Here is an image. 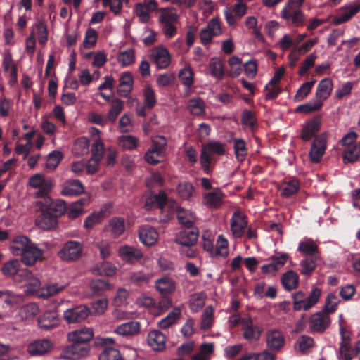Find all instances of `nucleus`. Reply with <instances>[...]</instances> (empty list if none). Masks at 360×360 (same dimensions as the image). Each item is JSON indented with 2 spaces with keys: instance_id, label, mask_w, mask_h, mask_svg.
<instances>
[{
  "instance_id": "nucleus-1",
  "label": "nucleus",
  "mask_w": 360,
  "mask_h": 360,
  "mask_svg": "<svg viewBox=\"0 0 360 360\" xmlns=\"http://www.w3.org/2000/svg\"><path fill=\"white\" fill-rule=\"evenodd\" d=\"M36 206L40 212L35 221L36 224L44 230L55 229L58 225V218L67 210V205L63 200H53L51 198L37 200Z\"/></svg>"
},
{
  "instance_id": "nucleus-2",
  "label": "nucleus",
  "mask_w": 360,
  "mask_h": 360,
  "mask_svg": "<svg viewBox=\"0 0 360 360\" xmlns=\"http://www.w3.org/2000/svg\"><path fill=\"white\" fill-rule=\"evenodd\" d=\"M226 144L218 141H210L202 144L200 151V165L202 170L206 174L212 171L211 164L214 160L213 155H224L226 153Z\"/></svg>"
},
{
  "instance_id": "nucleus-3",
  "label": "nucleus",
  "mask_w": 360,
  "mask_h": 360,
  "mask_svg": "<svg viewBox=\"0 0 360 360\" xmlns=\"http://www.w3.org/2000/svg\"><path fill=\"white\" fill-rule=\"evenodd\" d=\"M158 12V22L162 33L167 39L173 38L177 33L176 24L179 20L176 9L174 7L161 8Z\"/></svg>"
},
{
  "instance_id": "nucleus-4",
  "label": "nucleus",
  "mask_w": 360,
  "mask_h": 360,
  "mask_svg": "<svg viewBox=\"0 0 360 360\" xmlns=\"http://www.w3.org/2000/svg\"><path fill=\"white\" fill-rule=\"evenodd\" d=\"M167 140L163 136H157L152 140V145L144 155L146 162L156 165L165 157Z\"/></svg>"
},
{
  "instance_id": "nucleus-5",
  "label": "nucleus",
  "mask_w": 360,
  "mask_h": 360,
  "mask_svg": "<svg viewBox=\"0 0 360 360\" xmlns=\"http://www.w3.org/2000/svg\"><path fill=\"white\" fill-rule=\"evenodd\" d=\"M63 289V286H58L56 283L47 284L46 287H41V282L33 275L27 283L26 292L30 294H36L39 297L47 298L53 296Z\"/></svg>"
},
{
  "instance_id": "nucleus-6",
  "label": "nucleus",
  "mask_w": 360,
  "mask_h": 360,
  "mask_svg": "<svg viewBox=\"0 0 360 360\" xmlns=\"http://www.w3.org/2000/svg\"><path fill=\"white\" fill-rule=\"evenodd\" d=\"M96 346H101L102 350L98 360H123V357L117 348L112 347L115 341L112 338H97L94 340Z\"/></svg>"
},
{
  "instance_id": "nucleus-7",
  "label": "nucleus",
  "mask_w": 360,
  "mask_h": 360,
  "mask_svg": "<svg viewBox=\"0 0 360 360\" xmlns=\"http://www.w3.org/2000/svg\"><path fill=\"white\" fill-rule=\"evenodd\" d=\"M84 245L81 242L70 240L63 244L58 256L63 262H75L82 257Z\"/></svg>"
},
{
  "instance_id": "nucleus-8",
  "label": "nucleus",
  "mask_w": 360,
  "mask_h": 360,
  "mask_svg": "<svg viewBox=\"0 0 360 360\" xmlns=\"http://www.w3.org/2000/svg\"><path fill=\"white\" fill-rule=\"evenodd\" d=\"M222 33L221 24L217 18L210 19L205 27L201 29L199 37L200 41L205 46H209L212 39L221 35Z\"/></svg>"
},
{
  "instance_id": "nucleus-9",
  "label": "nucleus",
  "mask_w": 360,
  "mask_h": 360,
  "mask_svg": "<svg viewBox=\"0 0 360 360\" xmlns=\"http://www.w3.org/2000/svg\"><path fill=\"white\" fill-rule=\"evenodd\" d=\"M222 33L221 24L217 18L210 19L205 27L201 29L199 37L200 41L205 46H209L212 39L221 35Z\"/></svg>"
},
{
  "instance_id": "nucleus-10",
  "label": "nucleus",
  "mask_w": 360,
  "mask_h": 360,
  "mask_svg": "<svg viewBox=\"0 0 360 360\" xmlns=\"http://www.w3.org/2000/svg\"><path fill=\"white\" fill-rule=\"evenodd\" d=\"M281 17L289 25L299 27H302L305 22V15L302 9L285 4L281 11Z\"/></svg>"
},
{
  "instance_id": "nucleus-11",
  "label": "nucleus",
  "mask_w": 360,
  "mask_h": 360,
  "mask_svg": "<svg viewBox=\"0 0 360 360\" xmlns=\"http://www.w3.org/2000/svg\"><path fill=\"white\" fill-rule=\"evenodd\" d=\"M44 250L39 248L33 242L25 250L21 255L20 262L26 266H32L44 259Z\"/></svg>"
},
{
  "instance_id": "nucleus-12",
  "label": "nucleus",
  "mask_w": 360,
  "mask_h": 360,
  "mask_svg": "<svg viewBox=\"0 0 360 360\" xmlns=\"http://www.w3.org/2000/svg\"><path fill=\"white\" fill-rule=\"evenodd\" d=\"M309 328L311 331L322 333L330 325L329 315L321 311L312 314L309 320Z\"/></svg>"
},
{
  "instance_id": "nucleus-13",
  "label": "nucleus",
  "mask_w": 360,
  "mask_h": 360,
  "mask_svg": "<svg viewBox=\"0 0 360 360\" xmlns=\"http://www.w3.org/2000/svg\"><path fill=\"white\" fill-rule=\"evenodd\" d=\"M72 345L66 347L60 354V358L64 359H75L88 354L89 347L87 345L70 341Z\"/></svg>"
},
{
  "instance_id": "nucleus-14",
  "label": "nucleus",
  "mask_w": 360,
  "mask_h": 360,
  "mask_svg": "<svg viewBox=\"0 0 360 360\" xmlns=\"http://www.w3.org/2000/svg\"><path fill=\"white\" fill-rule=\"evenodd\" d=\"M230 226L235 238H242L248 226L247 217L240 211L233 212L230 219Z\"/></svg>"
},
{
  "instance_id": "nucleus-15",
  "label": "nucleus",
  "mask_w": 360,
  "mask_h": 360,
  "mask_svg": "<svg viewBox=\"0 0 360 360\" xmlns=\"http://www.w3.org/2000/svg\"><path fill=\"white\" fill-rule=\"evenodd\" d=\"M90 314V309L85 305L77 306L67 309L63 314L64 319L68 323H79L84 321Z\"/></svg>"
},
{
  "instance_id": "nucleus-16",
  "label": "nucleus",
  "mask_w": 360,
  "mask_h": 360,
  "mask_svg": "<svg viewBox=\"0 0 360 360\" xmlns=\"http://www.w3.org/2000/svg\"><path fill=\"white\" fill-rule=\"evenodd\" d=\"M53 348V344L48 339H38L30 342L27 351L32 356H41L49 353Z\"/></svg>"
},
{
  "instance_id": "nucleus-17",
  "label": "nucleus",
  "mask_w": 360,
  "mask_h": 360,
  "mask_svg": "<svg viewBox=\"0 0 360 360\" xmlns=\"http://www.w3.org/2000/svg\"><path fill=\"white\" fill-rule=\"evenodd\" d=\"M198 233L197 228L184 229L177 233L175 241L182 247H193L197 243Z\"/></svg>"
},
{
  "instance_id": "nucleus-18",
  "label": "nucleus",
  "mask_w": 360,
  "mask_h": 360,
  "mask_svg": "<svg viewBox=\"0 0 360 360\" xmlns=\"http://www.w3.org/2000/svg\"><path fill=\"white\" fill-rule=\"evenodd\" d=\"M321 126V117L319 115H315L307 121L303 125L301 133V139L304 141L311 140L318 133Z\"/></svg>"
},
{
  "instance_id": "nucleus-19",
  "label": "nucleus",
  "mask_w": 360,
  "mask_h": 360,
  "mask_svg": "<svg viewBox=\"0 0 360 360\" xmlns=\"http://www.w3.org/2000/svg\"><path fill=\"white\" fill-rule=\"evenodd\" d=\"M285 344V338L281 331L270 329L266 332V345L271 351H279Z\"/></svg>"
},
{
  "instance_id": "nucleus-20",
  "label": "nucleus",
  "mask_w": 360,
  "mask_h": 360,
  "mask_svg": "<svg viewBox=\"0 0 360 360\" xmlns=\"http://www.w3.org/2000/svg\"><path fill=\"white\" fill-rule=\"evenodd\" d=\"M158 236L156 229L149 225L142 226L139 230L140 241L146 246L155 245L158 241Z\"/></svg>"
},
{
  "instance_id": "nucleus-21",
  "label": "nucleus",
  "mask_w": 360,
  "mask_h": 360,
  "mask_svg": "<svg viewBox=\"0 0 360 360\" xmlns=\"http://www.w3.org/2000/svg\"><path fill=\"white\" fill-rule=\"evenodd\" d=\"M134 85V78L129 72H124L119 79L117 94L121 97H127L131 93Z\"/></svg>"
},
{
  "instance_id": "nucleus-22",
  "label": "nucleus",
  "mask_w": 360,
  "mask_h": 360,
  "mask_svg": "<svg viewBox=\"0 0 360 360\" xmlns=\"http://www.w3.org/2000/svg\"><path fill=\"white\" fill-rule=\"evenodd\" d=\"M300 188V182L296 177L285 178L280 187L281 195L284 198H290L296 194Z\"/></svg>"
},
{
  "instance_id": "nucleus-23",
  "label": "nucleus",
  "mask_w": 360,
  "mask_h": 360,
  "mask_svg": "<svg viewBox=\"0 0 360 360\" xmlns=\"http://www.w3.org/2000/svg\"><path fill=\"white\" fill-rule=\"evenodd\" d=\"M94 337L93 330L90 328H84L77 329L68 333V339L69 341H75L79 343L87 345Z\"/></svg>"
},
{
  "instance_id": "nucleus-24",
  "label": "nucleus",
  "mask_w": 360,
  "mask_h": 360,
  "mask_svg": "<svg viewBox=\"0 0 360 360\" xmlns=\"http://www.w3.org/2000/svg\"><path fill=\"white\" fill-rule=\"evenodd\" d=\"M333 87V83L331 79L324 78L321 79L316 87V100L323 103V101L326 100L331 94Z\"/></svg>"
},
{
  "instance_id": "nucleus-25",
  "label": "nucleus",
  "mask_w": 360,
  "mask_h": 360,
  "mask_svg": "<svg viewBox=\"0 0 360 360\" xmlns=\"http://www.w3.org/2000/svg\"><path fill=\"white\" fill-rule=\"evenodd\" d=\"M150 58L160 69H164L170 63V54L168 50L163 47L158 48L151 55Z\"/></svg>"
},
{
  "instance_id": "nucleus-26",
  "label": "nucleus",
  "mask_w": 360,
  "mask_h": 360,
  "mask_svg": "<svg viewBox=\"0 0 360 360\" xmlns=\"http://www.w3.org/2000/svg\"><path fill=\"white\" fill-rule=\"evenodd\" d=\"M224 195L219 188L206 193L203 196V202L208 207H219L222 204Z\"/></svg>"
},
{
  "instance_id": "nucleus-27",
  "label": "nucleus",
  "mask_w": 360,
  "mask_h": 360,
  "mask_svg": "<svg viewBox=\"0 0 360 360\" xmlns=\"http://www.w3.org/2000/svg\"><path fill=\"white\" fill-rule=\"evenodd\" d=\"M58 323L59 320L55 311H46L38 319L39 328L45 330H50L56 328Z\"/></svg>"
},
{
  "instance_id": "nucleus-28",
  "label": "nucleus",
  "mask_w": 360,
  "mask_h": 360,
  "mask_svg": "<svg viewBox=\"0 0 360 360\" xmlns=\"http://www.w3.org/2000/svg\"><path fill=\"white\" fill-rule=\"evenodd\" d=\"M148 345L157 351H162L165 347L166 338L160 331L154 330L148 335Z\"/></svg>"
},
{
  "instance_id": "nucleus-29",
  "label": "nucleus",
  "mask_w": 360,
  "mask_h": 360,
  "mask_svg": "<svg viewBox=\"0 0 360 360\" xmlns=\"http://www.w3.org/2000/svg\"><path fill=\"white\" fill-rule=\"evenodd\" d=\"M360 158V143L349 145L342 152V160L345 164H354Z\"/></svg>"
},
{
  "instance_id": "nucleus-30",
  "label": "nucleus",
  "mask_w": 360,
  "mask_h": 360,
  "mask_svg": "<svg viewBox=\"0 0 360 360\" xmlns=\"http://www.w3.org/2000/svg\"><path fill=\"white\" fill-rule=\"evenodd\" d=\"M155 287L162 295H169L175 291L176 284L169 277L163 276L156 281Z\"/></svg>"
},
{
  "instance_id": "nucleus-31",
  "label": "nucleus",
  "mask_w": 360,
  "mask_h": 360,
  "mask_svg": "<svg viewBox=\"0 0 360 360\" xmlns=\"http://www.w3.org/2000/svg\"><path fill=\"white\" fill-rule=\"evenodd\" d=\"M243 330V338L248 341L258 340L263 330L261 326L254 325L250 320L245 323Z\"/></svg>"
},
{
  "instance_id": "nucleus-32",
  "label": "nucleus",
  "mask_w": 360,
  "mask_h": 360,
  "mask_svg": "<svg viewBox=\"0 0 360 360\" xmlns=\"http://www.w3.org/2000/svg\"><path fill=\"white\" fill-rule=\"evenodd\" d=\"M32 241L27 236H18L13 238L12 244L10 247L12 253L15 255H22L25 250L31 244Z\"/></svg>"
},
{
  "instance_id": "nucleus-33",
  "label": "nucleus",
  "mask_w": 360,
  "mask_h": 360,
  "mask_svg": "<svg viewBox=\"0 0 360 360\" xmlns=\"http://www.w3.org/2000/svg\"><path fill=\"white\" fill-rule=\"evenodd\" d=\"M167 202V195L164 191H161L158 194L149 197L146 200L145 206L147 210L159 208L162 210Z\"/></svg>"
},
{
  "instance_id": "nucleus-34",
  "label": "nucleus",
  "mask_w": 360,
  "mask_h": 360,
  "mask_svg": "<svg viewBox=\"0 0 360 360\" xmlns=\"http://www.w3.org/2000/svg\"><path fill=\"white\" fill-rule=\"evenodd\" d=\"M176 212L177 219L182 226H184V229L195 228L193 224L195 221L196 217L194 213L181 207H178Z\"/></svg>"
},
{
  "instance_id": "nucleus-35",
  "label": "nucleus",
  "mask_w": 360,
  "mask_h": 360,
  "mask_svg": "<svg viewBox=\"0 0 360 360\" xmlns=\"http://www.w3.org/2000/svg\"><path fill=\"white\" fill-rule=\"evenodd\" d=\"M119 253L124 260L129 262H137L143 257L140 250L128 245L121 247Z\"/></svg>"
},
{
  "instance_id": "nucleus-36",
  "label": "nucleus",
  "mask_w": 360,
  "mask_h": 360,
  "mask_svg": "<svg viewBox=\"0 0 360 360\" xmlns=\"http://www.w3.org/2000/svg\"><path fill=\"white\" fill-rule=\"evenodd\" d=\"M299 276L293 270H288L281 276V283L287 291L295 290L298 286Z\"/></svg>"
},
{
  "instance_id": "nucleus-37",
  "label": "nucleus",
  "mask_w": 360,
  "mask_h": 360,
  "mask_svg": "<svg viewBox=\"0 0 360 360\" xmlns=\"http://www.w3.org/2000/svg\"><path fill=\"white\" fill-rule=\"evenodd\" d=\"M345 11L335 19V23L340 25L349 20L356 13L360 11V4L354 5L344 6L341 8Z\"/></svg>"
},
{
  "instance_id": "nucleus-38",
  "label": "nucleus",
  "mask_w": 360,
  "mask_h": 360,
  "mask_svg": "<svg viewBox=\"0 0 360 360\" xmlns=\"http://www.w3.org/2000/svg\"><path fill=\"white\" fill-rule=\"evenodd\" d=\"M208 68L212 77L218 80H221L224 78L225 75L224 65L219 58H212L209 63Z\"/></svg>"
},
{
  "instance_id": "nucleus-39",
  "label": "nucleus",
  "mask_w": 360,
  "mask_h": 360,
  "mask_svg": "<svg viewBox=\"0 0 360 360\" xmlns=\"http://www.w3.org/2000/svg\"><path fill=\"white\" fill-rule=\"evenodd\" d=\"M140 331V323L138 321H129L117 327L115 332L122 336H131Z\"/></svg>"
},
{
  "instance_id": "nucleus-40",
  "label": "nucleus",
  "mask_w": 360,
  "mask_h": 360,
  "mask_svg": "<svg viewBox=\"0 0 360 360\" xmlns=\"http://www.w3.org/2000/svg\"><path fill=\"white\" fill-rule=\"evenodd\" d=\"M297 251L307 257H318L319 248L311 239H307L299 243Z\"/></svg>"
},
{
  "instance_id": "nucleus-41",
  "label": "nucleus",
  "mask_w": 360,
  "mask_h": 360,
  "mask_svg": "<svg viewBox=\"0 0 360 360\" xmlns=\"http://www.w3.org/2000/svg\"><path fill=\"white\" fill-rule=\"evenodd\" d=\"M187 108L193 115L200 116L205 114V103L200 97L190 99Z\"/></svg>"
},
{
  "instance_id": "nucleus-42",
  "label": "nucleus",
  "mask_w": 360,
  "mask_h": 360,
  "mask_svg": "<svg viewBox=\"0 0 360 360\" xmlns=\"http://www.w3.org/2000/svg\"><path fill=\"white\" fill-rule=\"evenodd\" d=\"M176 190L180 198L191 200L195 192V187L191 182L183 181L178 184Z\"/></svg>"
},
{
  "instance_id": "nucleus-43",
  "label": "nucleus",
  "mask_w": 360,
  "mask_h": 360,
  "mask_svg": "<svg viewBox=\"0 0 360 360\" xmlns=\"http://www.w3.org/2000/svg\"><path fill=\"white\" fill-rule=\"evenodd\" d=\"M20 266L21 262L17 259H13L4 263L1 268V271L4 276L11 277L13 280Z\"/></svg>"
},
{
  "instance_id": "nucleus-44",
  "label": "nucleus",
  "mask_w": 360,
  "mask_h": 360,
  "mask_svg": "<svg viewBox=\"0 0 360 360\" xmlns=\"http://www.w3.org/2000/svg\"><path fill=\"white\" fill-rule=\"evenodd\" d=\"M84 192V186L82 182L75 179L69 182V184L63 188L62 195L65 196H76Z\"/></svg>"
},
{
  "instance_id": "nucleus-45",
  "label": "nucleus",
  "mask_w": 360,
  "mask_h": 360,
  "mask_svg": "<svg viewBox=\"0 0 360 360\" xmlns=\"http://www.w3.org/2000/svg\"><path fill=\"white\" fill-rule=\"evenodd\" d=\"M106 212V207L101 208L98 212H93L84 220V228L86 229H92L96 224L101 223L102 219L105 217Z\"/></svg>"
},
{
  "instance_id": "nucleus-46",
  "label": "nucleus",
  "mask_w": 360,
  "mask_h": 360,
  "mask_svg": "<svg viewBox=\"0 0 360 360\" xmlns=\"http://www.w3.org/2000/svg\"><path fill=\"white\" fill-rule=\"evenodd\" d=\"M124 220L121 217H114L109 221L108 231L117 238L122 235L124 231Z\"/></svg>"
},
{
  "instance_id": "nucleus-47",
  "label": "nucleus",
  "mask_w": 360,
  "mask_h": 360,
  "mask_svg": "<svg viewBox=\"0 0 360 360\" xmlns=\"http://www.w3.org/2000/svg\"><path fill=\"white\" fill-rule=\"evenodd\" d=\"M233 141L236 158L238 161L243 162L248 155V149L246 141L243 139H234Z\"/></svg>"
},
{
  "instance_id": "nucleus-48",
  "label": "nucleus",
  "mask_w": 360,
  "mask_h": 360,
  "mask_svg": "<svg viewBox=\"0 0 360 360\" xmlns=\"http://www.w3.org/2000/svg\"><path fill=\"white\" fill-rule=\"evenodd\" d=\"M181 310L179 308H174L165 318L158 322V326L161 329H167L174 324L181 317Z\"/></svg>"
},
{
  "instance_id": "nucleus-49",
  "label": "nucleus",
  "mask_w": 360,
  "mask_h": 360,
  "mask_svg": "<svg viewBox=\"0 0 360 360\" xmlns=\"http://www.w3.org/2000/svg\"><path fill=\"white\" fill-rule=\"evenodd\" d=\"M89 141L86 137H80L75 142L72 150L77 156H82L89 151Z\"/></svg>"
},
{
  "instance_id": "nucleus-50",
  "label": "nucleus",
  "mask_w": 360,
  "mask_h": 360,
  "mask_svg": "<svg viewBox=\"0 0 360 360\" xmlns=\"http://www.w3.org/2000/svg\"><path fill=\"white\" fill-rule=\"evenodd\" d=\"M93 273L101 276H112L116 274L117 268L110 262H103L93 269Z\"/></svg>"
},
{
  "instance_id": "nucleus-51",
  "label": "nucleus",
  "mask_w": 360,
  "mask_h": 360,
  "mask_svg": "<svg viewBox=\"0 0 360 360\" xmlns=\"http://www.w3.org/2000/svg\"><path fill=\"white\" fill-rule=\"evenodd\" d=\"M340 302V300L338 299L335 293H328L326 297L324 307L322 311L328 315L330 314H333L336 311L337 307Z\"/></svg>"
},
{
  "instance_id": "nucleus-52",
  "label": "nucleus",
  "mask_w": 360,
  "mask_h": 360,
  "mask_svg": "<svg viewBox=\"0 0 360 360\" xmlns=\"http://www.w3.org/2000/svg\"><path fill=\"white\" fill-rule=\"evenodd\" d=\"M179 78L182 84L191 87L194 82V72L190 66L182 68L179 73Z\"/></svg>"
},
{
  "instance_id": "nucleus-53",
  "label": "nucleus",
  "mask_w": 360,
  "mask_h": 360,
  "mask_svg": "<svg viewBox=\"0 0 360 360\" xmlns=\"http://www.w3.org/2000/svg\"><path fill=\"white\" fill-rule=\"evenodd\" d=\"M318 257H307L300 262L301 274L310 276L315 270Z\"/></svg>"
},
{
  "instance_id": "nucleus-54",
  "label": "nucleus",
  "mask_w": 360,
  "mask_h": 360,
  "mask_svg": "<svg viewBox=\"0 0 360 360\" xmlns=\"http://www.w3.org/2000/svg\"><path fill=\"white\" fill-rule=\"evenodd\" d=\"M89 288L95 295H101L110 288V284L106 279L98 278L92 280L90 282Z\"/></svg>"
},
{
  "instance_id": "nucleus-55",
  "label": "nucleus",
  "mask_w": 360,
  "mask_h": 360,
  "mask_svg": "<svg viewBox=\"0 0 360 360\" xmlns=\"http://www.w3.org/2000/svg\"><path fill=\"white\" fill-rule=\"evenodd\" d=\"M214 309L212 306H207L202 315L200 328L207 330L212 326Z\"/></svg>"
},
{
  "instance_id": "nucleus-56",
  "label": "nucleus",
  "mask_w": 360,
  "mask_h": 360,
  "mask_svg": "<svg viewBox=\"0 0 360 360\" xmlns=\"http://www.w3.org/2000/svg\"><path fill=\"white\" fill-rule=\"evenodd\" d=\"M315 83V79L303 83L297 91V93L294 96V101L296 102L302 101L310 93Z\"/></svg>"
},
{
  "instance_id": "nucleus-57",
  "label": "nucleus",
  "mask_w": 360,
  "mask_h": 360,
  "mask_svg": "<svg viewBox=\"0 0 360 360\" xmlns=\"http://www.w3.org/2000/svg\"><path fill=\"white\" fill-rule=\"evenodd\" d=\"M138 139L131 135H122L118 139L120 147L124 150H133L138 145Z\"/></svg>"
},
{
  "instance_id": "nucleus-58",
  "label": "nucleus",
  "mask_w": 360,
  "mask_h": 360,
  "mask_svg": "<svg viewBox=\"0 0 360 360\" xmlns=\"http://www.w3.org/2000/svg\"><path fill=\"white\" fill-rule=\"evenodd\" d=\"M297 344L299 349L303 354H307L310 352V349L314 346V340L312 338L302 335L298 338Z\"/></svg>"
},
{
  "instance_id": "nucleus-59",
  "label": "nucleus",
  "mask_w": 360,
  "mask_h": 360,
  "mask_svg": "<svg viewBox=\"0 0 360 360\" xmlns=\"http://www.w3.org/2000/svg\"><path fill=\"white\" fill-rule=\"evenodd\" d=\"M124 102L119 98H115L111 105L108 115V120L111 122H114L117 116L120 114L123 109Z\"/></svg>"
},
{
  "instance_id": "nucleus-60",
  "label": "nucleus",
  "mask_w": 360,
  "mask_h": 360,
  "mask_svg": "<svg viewBox=\"0 0 360 360\" xmlns=\"http://www.w3.org/2000/svg\"><path fill=\"white\" fill-rule=\"evenodd\" d=\"M84 202V200L81 199L71 204L68 209L67 208V214L70 219H76L84 212L83 205Z\"/></svg>"
},
{
  "instance_id": "nucleus-61",
  "label": "nucleus",
  "mask_w": 360,
  "mask_h": 360,
  "mask_svg": "<svg viewBox=\"0 0 360 360\" xmlns=\"http://www.w3.org/2000/svg\"><path fill=\"white\" fill-rule=\"evenodd\" d=\"M229 242L222 235L218 236L214 254L222 257H226L229 254Z\"/></svg>"
},
{
  "instance_id": "nucleus-62",
  "label": "nucleus",
  "mask_w": 360,
  "mask_h": 360,
  "mask_svg": "<svg viewBox=\"0 0 360 360\" xmlns=\"http://www.w3.org/2000/svg\"><path fill=\"white\" fill-rule=\"evenodd\" d=\"M144 104L148 109L153 108L156 104L157 99L154 90L150 86H146L143 91Z\"/></svg>"
},
{
  "instance_id": "nucleus-63",
  "label": "nucleus",
  "mask_w": 360,
  "mask_h": 360,
  "mask_svg": "<svg viewBox=\"0 0 360 360\" xmlns=\"http://www.w3.org/2000/svg\"><path fill=\"white\" fill-rule=\"evenodd\" d=\"M241 122L250 129H253L257 124L255 113L250 110H244L241 115Z\"/></svg>"
},
{
  "instance_id": "nucleus-64",
  "label": "nucleus",
  "mask_w": 360,
  "mask_h": 360,
  "mask_svg": "<svg viewBox=\"0 0 360 360\" xmlns=\"http://www.w3.org/2000/svg\"><path fill=\"white\" fill-rule=\"evenodd\" d=\"M136 15L139 18L140 22L142 23H146L149 21L151 13L144 4L137 3L134 8Z\"/></svg>"
}]
</instances>
